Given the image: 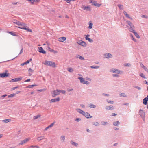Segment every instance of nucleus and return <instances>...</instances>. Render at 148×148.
<instances>
[{"label":"nucleus","mask_w":148,"mask_h":148,"mask_svg":"<svg viewBox=\"0 0 148 148\" xmlns=\"http://www.w3.org/2000/svg\"><path fill=\"white\" fill-rule=\"evenodd\" d=\"M44 64L45 65L49 66L53 68H55L56 67V66L55 65V62H53L50 61H45Z\"/></svg>","instance_id":"obj_1"},{"label":"nucleus","mask_w":148,"mask_h":148,"mask_svg":"<svg viewBox=\"0 0 148 148\" xmlns=\"http://www.w3.org/2000/svg\"><path fill=\"white\" fill-rule=\"evenodd\" d=\"M25 24L21 22V25H20L18 27L23 29L27 30V31L32 32V30L27 28V26H25Z\"/></svg>","instance_id":"obj_2"},{"label":"nucleus","mask_w":148,"mask_h":148,"mask_svg":"<svg viewBox=\"0 0 148 148\" xmlns=\"http://www.w3.org/2000/svg\"><path fill=\"white\" fill-rule=\"evenodd\" d=\"M139 114L143 119V121H145V112L143 110L140 109L139 112Z\"/></svg>","instance_id":"obj_3"},{"label":"nucleus","mask_w":148,"mask_h":148,"mask_svg":"<svg viewBox=\"0 0 148 148\" xmlns=\"http://www.w3.org/2000/svg\"><path fill=\"white\" fill-rule=\"evenodd\" d=\"M78 79L80 80V82L82 83H83L84 84H86L88 85L89 84H90L89 82L88 81L85 80L84 78L81 77H78Z\"/></svg>","instance_id":"obj_4"},{"label":"nucleus","mask_w":148,"mask_h":148,"mask_svg":"<svg viewBox=\"0 0 148 148\" xmlns=\"http://www.w3.org/2000/svg\"><path fill=\"white\" fill-rule=\"evenodd\" d=\"M110 71L111 72L115 73L120 74L121 71L118 69L114 68H112L110 69Z\"/></svg>","instance_id":"obj_5"},{"label":"nucleus","mask_w":148,"mask_h":148,"mask_svg":"<svg viewBox=\"0 0 148 148\" xmlns=\"http://www.w3.org/2000/svg\"><path fill=\"white\" fill-rule=\"evenodd\" d=\"M9 75V73L5 72L2 73H0V77L1 78H5L8 76Z\"/></svg>","instance_id":"obj_6"},{"label":"nucleus","mask_w":148,"mask_h":148,"mask_svg":"<svg viewBox=\"0 0 148 148\" xmlns=\"http://www.w3.org/2000/svg\"><path fill=\"white\" fill-rule=\"evenodd\" d=\"M30 140L29 138H26L24 140H22L21 141L20 143L18 144V145H22L25 143H27V141H29Z\"/></svg>","instance_id":"obj_7"},{"label":"nucleus","mask_w":148,"mask_h":148,"mask_svg":"<svg viewBox=\"0 0 148 148\" xmlns=\"http://www.w3.org/2000/svg\"><path fill=\"white\" fill-rule=\"evenodd\" d=\"M104 58H108L109 59L111 58H112V55L109 53H106L104 54Z\"/></svg>","instance_id":"obj_8"},{"label":"nucleus","mask_w":148,"mask_h":148,"mask_svg":"<svg viewBox=\"0 0 148 148\" xmlns=\"http://www.w3.org/2000/svg\"><path fill=\"white\" fill-rule=\"evenodd\" d=\"M89 36V35L88 34L85 35L84 36L85 37V39L86 40L88 41L90 43L93 42V40L88 37Z\"/></svg>","instance_id":"obj_9"},{"label":"nucleus","mask_w":148,"mask_h":148,"mask_svg":"<svg viewBox=\"0 0 148 148\" xmlns=\"http://www.w3.org/2000/svg\"><path fill=\"white\" fill-rule=\"evenodd\" d=\"M77 43L84 47H85L86 46V43L84 41L82 40L79 41L77 42Z\"/></svg>","instance_id":"obj_10"},{"label":"nucleus","mask_w":148,"mask_h":148,"mask_svg":"<svg viewBox=\"0 0 148 148\" xmlns=\"http://www.w3.org/2000/svg\"><path fill=\"white\" fill-rule=\"evenodd\" d=\"M38 51L41 53H42L43 54H45L46 53L45 51L44 50L43 48L41 47H39L38 48Z\"/></svg>","instance_id":"obj_11"},{"label":"nucleus","mask_w":148,"mask_h":148,"mask_svg":"<svg viewBox=\"0 0 148 148\" xmlns=\"http://www.w3.org/2000/svg\"><path fill=\"white\" fill-rule=\"evenodd\" d=\"M22 77H19V78H14L13 79H11L10 82H16L17 81H19L21 80L22 79Z\"/></svg>","instance_id":"obj_12"},{"label":"nucleus","mask_w":148,"mask_h":148,"mask_svg":"<svg viewBox=\"0 0 148 148\" xmlns=\"http://www.w3.org/2000/svg\"><path fill=\"white\" fill-rule=\"evenodd\" d=\"M87 118H91L92 117V116H90L89 113L87 112H84V113L83 114Z\"/></svg>","instance_id":"obj_13"},{"label":"nucleus","mask_w":148,"mask_h":148,"mask_svg":"<svg viewBox=\"0 0 148 148\" xmlns=\"http://www.w3.org/2000/svg\"><path fill=\"white\" fill-rule=\"evenodd\" d=\"M81 8L84 10L89 11H90L91 10V9L89 6H82Z\"/></svg>","instance_id":"obj_14"},{"label":"nucleus","mask_w":148,"mask_h":148,"mask_svg":"<svg viewBox=\"0 0 148 148\" xmlns=\"http://www.w3.org/2000/svg\"><path fill=\"white\" fill-rule=\"evenodd\" d=\"M60 98L58 97L56 98L52 99H51L50 101V102H57L59 101H60Z\"/></svg>","instance_id":"obj_15"},{"label":"nucleus","mask_w":148,"mask_h":148,"mask_svg":"<svg viewBox=\"0 0 148 148\" xmlns=\"http://www.w3.org/2000/svg\"><path fill=\"white\" fill-rule=\"evenodd\" d=\"M66 40V38L64 37H62L59 38L58 39V40L61 42H63Z\"/></svg>","instance_id":"obj_16"},{"label":"nucleus","mask_w":148,"mask_h":148,"mask_svg":"<svg viewBox=\"0 0 148 148\" xmlns=\"http://www.w3.org/2000/svg\"><path fill=\"white\" fill-rule=\"evenodd\" d=\"M52 96L53 97H55L56 95H58L59 93H58V92L57 91V90L56 91L54 90L52 92Z\"/></svg>","instance_id":"obj_17"},{"label":"nucleus","mask_w":148,"mask_h":148,"mask_svg":"<svg viewBox=\"0 0 148 148\" xmlns=\"http://www.w3.org/2000/svg\"><path fill=\"white\" fill-rule=\"evenodd\" d=\"M106 109L107 110H113L114 109V107L112 105L108 106L106 107Z\"/></svg>","instance_id":"obj_18"},{"label":"nucleus","mask_w":148,"mask_h":148,"mask_svg":"<svg viewBox=\"0 0 148 148\" xmlns=\"http://www.w3.org/2000/svg\"><path fill=\"white\" fill-rule=\"evenodd\" d=\"M76 110L79 113L83 115V114L84 113V111H83L82 110L80 109L79 108H77L76 109Z\"/></svg>","instance_id":"obj_19"},{"label":"nucleus","mask_w":148,"mask_h":148,"mask_svg":"<svg viewBox=\"0 0 148 148\" xmlns=\"http://www.w3.org/2000/svg\"><path fill=\"white\" fill-rule=\"evenodd\" d=\"M126 22L127 23V24L129 25V26L130 27H131V28L132 27H134V26L133 24L130 21H126Z\"/></svg>","instance_id":"obj_20"},{"label":"nucleus","mask_w":148,"mask_h":148,"mask_svg":"<svg viewBox=\"0 0 148 148\" xmlns=\"http://www.w3.org/2000/svg\"><path fill=\"white\" fill-rule=\"evenodd\" d=\"M148 101V99L146 97L145 98L143 101V104L145 105H146L147 103V102Z\"/></svg>","instance_id":"obj_21"},{"label":"nucleus","mask_w":148,"mask_h":148,"mask_svg":"<svg viewBox=\"0 0 148 148\" xmlns=\"http://www.w3.org/2000/svg\"><path fill=\"white\" fill-rule=\"evenodd\" d=\"M54 123L53 122L50 125L48 126V127H47L45 129L44 131H46L47 130V129L49 128H50L51 127H52L54 125Z\"/></svg>","instance_id":"obj_22"},{"label":"nucleus","mask_w":148,"mask_h":148,"mask_svg":"<svg viewBox=\"0 0 148 148\" xmlns=\"http://www.w3.org/2000/svg\"><path fill=\"white\" fill-rule=\"evenodd\" d=\"M70 143L72 145L75 146V147H77L78 145V143L72 140L70 141Z\"/></svg>","instance_id":"obj_23"},{"label":"nucleus","mask_w":148,"mask_h":148,"mask_svg":"<svg viewBox=\"0 0 148 148\" xmlns=\"http://www.w3.org/2000/svg\"><path fill=\"white\" fill-rule=\"evenodd\" d=\"M45 137L44 136L38 137L37 138V140L38 141H40L41 140L43 139Z\"/></svg>","instance_id":"obj_24"},{"label":"nucleus","mask_w":148,"mask_h":148,"mask_svg":"<svg viewBox=\"0 0 148 148\" xmlns=\"http://www.w3.org/2000/svg\"><path fill=\"white\" fill-rule=\"evenodd\" d=\"M113 124L114 126H118L120 124V123L119 121H117L114 122Z\"/></svg>","instance_id":"obj_25"},{"label":"nucleus","mask_w":148,"mask_h":148,"mask_svg":"<svg viewBox=\"0 0 148 148\" xmlns=\"http://www.w3.org/2000/svg\"><path fill=\"white\" fill-rule=\"evenodd\" d=\"M9 33L12 36H17V35L16 34V33L15 32H13V31L9 32Z\"/></svg>","instance_id":"obj_26"},{"label":"nucleus","mask_w":148,"mask_h":148,"mask_svg":"<svg viewBox=\"0 0 148 148\" xmlns=\"http://www.w3.org/2000/svg\"><path fill=\"white\" fill-rule=\"evenodd\" d=\"M76 57L78 58H79L81 60H84V57L80 56L79 55H77L76 56Z\"/></svg>","instance_id":"obj_27"},{"label":"nucleus","mask_w":148,"mask_h":148,"mask_svg":"<svg viewBox=\"0 0 148 148\" xmlns=\"http://www.w3.org/2000/svg\"><path fill=\"white\" fill-rule=\"evenodd\" d=\"M140 65L141 67H142L145 70V71H146L148 72V70L146 66H144L143 64L142 63L140 64Z\"/></svg>","instance_id":"obj_28"},{"label":"nucleus","mask_w":148,"mask_h":148,"mask_svg":"<svg viewBox=\"0 0 148 148\" xmlns=\"http://www.w3.org/2000/svg\"><path fill=\"white\" fill-rule=\"evenodd\" d=\"M89 107L90 108H95L96 107V106L92 103H90L89 104Z\"/></svg>","instance_id":"obj_29"},{"label":"nucleus","mask_w":148,"mask_h":148,"mask_svg":"<svg viewBox=\"0 0 148 148\" xmlns=\"http://www.w3.org/2000/svg\"><path fill=\"white\" fill-rule=\"evenodd\" d=\"M134 34L135 35V36H136V37L138 38H140V36H139L138 34L136 32H134Z\"/></svg>","instance_id":"obj_30"},{"label":"nucleus","mask_w":148,"mask_h":148,"mask_svg":"<svg viewBox=\"0 0 148 148\" xmlns=\"http://www.w3.org/2000/svg\"><path fill=\"white\" fill-rule=\"evenodd\" d=\"M60 139L61 140L62 142H63L64 141L65 139V137L64 136H61Z\"/></svg>","instance_id":"obj_31"},{"label":"nucleus","mask_w":148,"mask_h":148,"mask_svg":"<svg viewBox=\"0 0 148 148\" xmlns=\"http://www.w3.org/2000/svg\"><path fill=\"white\" fill-rule=\"evenodd\" d=\"M117 6L120 9L122 10H123V7L122 5L118 4L117 5Z\"/></svg>","instance_id":"obj_32"},{"label":"nucleus","mask_w":148,"mask_h":148,"mask_svg":"<svg viewBox=\"0 0 148 148\" xmlns=\"http://www.w3.org/2000/svg\"><path fill=\"white\" fill-rule=\"evenodd\" d=\"M67 70L68 71L71 73L73 71V69L71 67L68 68H67Z\"/></svg>","instance_id":"obj_33"},{"label":"nucleus","mask_w":148,"mask_h":148,"mask_svg":"<svg viewBox=\"0 0 148 148\" xmlns=\"http://www.w3.org/2000/svg\"><path fill=\"white\" fill-rule=\"evenodd\" d=\"M108 124L107 122L102 121L101 122V124L103 125H105Z\"/></svg>","instance_id":"obj_34"},{"label":"nucleus","mask_w":148,"mask_h":148,"mask_svg":"<svg viewBox=\"0 0 148 148\" xmlns=\"http://www.w3.org/2000/svg\"><path fill=\"white\" fill-rule=\"evenodd\" d=\"M29 63V61H27L26 62L22 63L21 64V66H23L24 65H25L27 64H28Z\"/></svg>","instance_id":"obj_35"},{"label":"nucleus","mask_w":148,"mask_h":148,"mask_svg":"<svg viewBox=\"0 0 148 148\" xmlns=\"http://www.w3.org/2000/svg\"><path fill=\"white\" fill-rule=\"evenodd\" d=\"M93 125L96 126H98L99 125V123L97 122H94L93 123Z\"/></svg>","instance_id":"obj_36"},{"label":"nucleus","mask_w":148,"mask_h":148,"mask_svg":"<svg viewBox=\"0 0 148 148\" xmlns=\"http://www.w3.org/2000/svg\"><path fill=\"white\" fill-rule=\"evenodd\" d=\"M15 95H16V94H15L14 93H13V94H10L8 95V98L12 97H14Z\"/></svg>","instance_id":"obj_37"},{"label":"nucleus","mask_w":148,"mask_h":148,"mask_svg":"<svg viewBox=\"0 0 148 148\" xmlns=\"http://www.w3.org/2000/svg\"><path fill=\"white\" fill-rule=\"evenodd\" d=\"M134 27H132V28L131 27H130L129 28L130 32H133V33L135 32V30L134 29Z\"/></svg>","instance_id":"obj_38"},{"label":"nucleus","mask_w":148,"mask_h":148,"mask_svg":"<svg viewBox=\"0 0 148 148\" xmlns=\"http://www.w3.org/2000/svg\"><path fill=\"white\" fill-rule=\"evenodd\" d=\"M90 67L91 68L95 69H98V68H99V66H90Z\"/></svg>","instance_id":"obj_39"},{"label":"nucleus","mask_w":148,"mask_h":148,"mask_svg":"<svg viewBox=\"0 0 148 148\" xmlns=\"http://www.w3.org/2000/svg\"><path fill=\"white\" fill-rule=\"evenodd\" d=\"M39 147L37 146L32 145L29 147V148H39Z\"/></svg>","instance_id":"obj_40"},{"label":"nucleus","mask_w":148,"mask_h":148,"mask_svg":"<svg viewBox=\"0 0 148 148\" xmlns=\"http://www.w3.org/2000/svg\"><path fill=\"white\" fill-rule=\"evenodd\" d=\"M108 102V103H110V104H112L114 103V102L113 101H110L108 99H107L106 100Z\"/></svg>","instance_id":"obj_41"},{"label":"nucleus","mask_w":148,"mask_h":148,"mask_svg":"<svg viewBox=\"0 0 148 148\" xmlns=\"http://www.w3.org/2000/svg\"><path fill=\"white\" fill-rule=\"evenodd\" d=\"M10 119H4L3 120V121L5 123H8L10 121Z\"/></svg>","instance_id":"obj_42"},{"label":"nucleus","mask_w":148,"mask_h":148,"mask_svg":"<svg viewBox=\"0 0 148 148\" xmlns=\"http://www.w3.org/2000/svg\"><path fill=\"white\" fill-rule=\"evenodd\" d=\"M133 87L135 88H136L138 90H140L141 89V87L137 86H134Z\"/></svg>","instance_id":"obj_43"},{"label":"nucleus","mask_w":148,"mask_h":148,"mask_svg":"<svg viewBox=\"0 0 148 148\" xmlns=\"http://www.w3.org/2000/svg\"><path fill=\"white\" fill-rule=\"evenodd\" d=\"M37 86V85L36 84H33L32 85H29L28 86V87L29 88H32V87H33L34 86Z\"/></svg>","instance_id":"obj_44"},{"label":"nucleus","mask_w":148,"mask_h":148,"mask_svg":"<svg viewBox=\"0 0 148 148\" xmlns=\"http://www.w3.org/2000/svg\"><path fill=\"white\" fill-rule=\"evenodd\" d=\"M92 25L93 24L91 23H90L89 24V26L88 27V28L89 29H91L92 27Z\"/></svg>","instance_id":"obj_45"},{"label":"nucleus","mask_w":148,"mask_h":148,"mask_svg":"<svg viewBox=\"0 0 148 148\" xmlns=\"http://www.w3.org/2000/svg\"><path fill=\"white\" fill-rule=\"evenodd\" d=\"M140 75L141 77H142L145 79L146 78L145 76L144 75V74L143 73H141L140 74Z\"/></svg>","instance_id":"obj_46"},{"label":"nucleus","mask_w":148,"mask_h":148,"mask_svg":"<svg viewBox=\"0 0 148 148\" xmlns=\"http://www.w3.org/2000/svg\"><path fill=\"white\" fill-rule=\"evenodd\" d=\"M97 4V3L96 1H93V2H92V5L94 6H96Z\"/></svg>","instance_id":"obj_47"},{"label":"nucleus","mask_w":148,"mask_h":148,"mask_svg":"<svg viewBox=\"0 0 148 148\" xmlns=\"http://www.w3.org/2000/svg\"><path fill=\"white\" fill-rule=\"evenodd\" d=\"M120 96L121 97H126V95L124 93H121L120 94Z\"/></svg>","instance_id":"obj_48"},{"label":"nucleus","mask_w":148,"mask_h":148,"mask_svg":"<svg viewBox=\"0 0 148 148\" xmlns=\"http://www.w3.org/2000/svg\"><path fill=\"white\" fill-rule=\"evenodd\" d=\"M131 66V64L129 63H126L124 64V66Z\"/></svg>","instance_id":"obj_49"},{"label":"nucleus","mask_w":148,"mask_h":148,"mask_svg":"<svg viewBox=\"0 0 148 148\" xmlns=\"http://www.w3.org/2000/svg\"><path fill=\"white\" fill-rule=\"evenodd\" d=\"M40 116V115H38L36 116H35L34 117V119H36L38 118V117Z\"/></svg>","instance_id":"obj_50"},{"label":"nucleus","mask_w":148,"mask_h":148,"mask_svg":"<svg viewBox=\"0 0 148 148\" xmlns=\"http://www.w3.org/2000/svg\"><path fill=\"white\" fill-rule=\"evenodd\" d=\"M112 76L114 77H118L119 76V75L117 74H113L112 75Z\"/></svg>","instance_id":"obj_51"},{"label":"nucleus","mask_w":148,"mask_h":148,"mask_svg":"<svg viewBox=\"0 0 148 148\" xmlns=\"http://www.w3.org/2000/svg\"><path fill=\"white\" fill-rule=\"evenodd\" d=\"M28 71L29 73H32L34 72V71L33 70H32V69L31 68H30L29 69Z\"/></svg>","instance_id":"obj_52"},{"label":"nucleus","mask_w":148,"mask_h":148,"mask_svg":"<svg viewBox=\"0 0 148 148\" xmlns=\"http://www.w3.org/2000/svg\"><path fill=\"white\" fill-rule=\"evenodd\" d=\"M29 2L31 3V4H34V0H27Z\"/></svg>","instance_id":"obj_53"},{"label":"nucleus","mask_w":148,"mask_h":148,"mask_svg":"<svg viewBox=\"0 0 148 148\" xmlns=\"http://www.w3.org/2000/svg\"><path fill=\"white\" fill-rule=\"evenodd\" d=\"M48 48L49 51L50 52H53V51H54V50L51 49V48H50L49 47H48Z\"/></svg>","instance_id":"obj_54"},{"label":"nucleus","mask_w":148,"mask_h":148,"mask_svg":"<svg viewBox=\"0 0 148 148\" xmlns=\"http://www.w3.org/2000/svg\"><path fill=\"white\" fill-rule=\"evenodd\" d=\"M131 36L132 37V40H133V41H134L135 42L136 41V40L133 37V36L132 35H131Z\"/></svg>","instance_id":"obj_55"},{"label":"nucleus","mask_w":148,"mask_h":148,"mask_svg":"<svg viewBox=\"0 0 148 148\" xmlns=\"http://www.w3.org/2000/svg\"><path fill=\"white\" fill-rule=\"evenodd\" d=\"M81 120V119L80 118H77L75 120V121H76L77 122H79Z\"/></svg>","instance_id":"obj_56"},{"label":"nucleus","mask_w":148,"mask_h":148,"mask_svg":"<svg viewBox=\"0 0 148 148\" xmlns=\"http://www.w3.org/2000/svg\"><path fill=\"white\" fill-rule=\"evenodd\" d=\"M102 95H103L104 96H108V97L110 96L109 95V94H108L103 93L102 94Z\"/></svg>","instance_id":"obj_57"},{"label":"nucleus","mask_w":148,"mask_h":148,"mask_svg":"<svg viewBox=\"0 0 148 148\" xmlns=\"http://www.w3.org/2000/svg\"><path fill=\"white\" fill-rule=\"evenodd\" d=\"M21 22L19 21H18L17 22V23H16L17 25H18L19 26L20 25H21Z\"/></svg>","instance_id":"obj_58"},{"label":"nucleus","mask_w":148,"mask_h":148,"mask_svg":"<svg viewBox=\"0 0 148 148\" xmlns=\"http://www.w3.org/2000/svg\"><path fill=\"white\" fill-rule=\"evenodd\" d=\"M23 48H22L21 50L20 51L19 53V54H20L23 53Z\"/></svg>","instance_id":"obj_59"},{"label":"nucleus","mask_w":148,"mask_h":148,"mask_svg":"<svg viewBox=\"0 0 148 148\" xmlns=\"http://www.w3.org/2000/svg\"><path fill=\"white\" fill-rule=\"evenodd\" d=\"M18 21L16 20H14L13 21V23L15 24L17 23Z\"/></svg>","instance_id":"obj_60"},{"label":"nucleus","mask_w":148,"mask_h":148,"mask_svg":"<svg viewBox=\"0 0 148 148\" xmlns=\"http://www.w3.org/2000/svg\"><path fill=\"white\" fill-rule=\"evenodd\" d=\"M113 129L115 130H119V128H117L116 127H114Z\"/></svg>","instance_id":"obj_61"},{"label":"nucleus","mask_w":148,"mask_h":148,"mask_svg":"<svg viewBox=\"0 0 148 148\" xmlns=\"http://www.w3.org/2000/svg\"><path fill=\"white\" fill-rule=\"evenodd\" d=\"M73 90V89L72 88H68L67 89V91H70Z\"/></svg>","instance_id":"obj_62"},{"label":"nucleus","mask_w":148,"mask_h":148,"mask_svg":"<svg viewBox=\"0 0 148 148\" xmlns=\"http://www.w3.org/2000/svg\"><path fill=\"white\" fill-rule=\"evenodd\" d=\"M61 91V93H62L63 94H65L66 93V91L65 90H62V91Z\"/></svg>","instance_id":"obj_63"},{"label":"nucleus","mask_w":148,"mask_h":148,"mask_svg":"<svg viewBox=\"0 0 148 148\" xmlns=\"http://www.w3.org/2000/svg\"><path fill=\"white\" fill-rule=\"evenodd\" d=\"M96 5H96V6L98 7H99L101 5V4H99V3H97Z\"/></svg>","instance_id":"obj_64"}]
</instances>
